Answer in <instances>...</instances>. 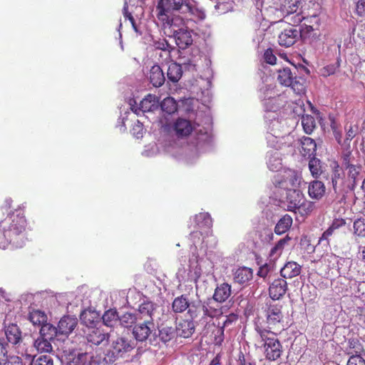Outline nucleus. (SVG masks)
<instances>
[{
  "label": "nucleus",
  "mask_w": 365,
  "mask_h": 365,
  "mask_svg": "<svg viewBox=\"0 0 365 365\" xmlns=\"http://www.w3.org/2000/svg\"><path fill=\"white\" fill-rule=\"evenodd\" d=\"M12 243L11 238L8 235V232L3 225H1V221L0 222V248L5 249L6 246Z\"/></svg>",
  "instance_id": "5fc2aeb1"
},
{
  "label": "nucleus",
  "mask_w": 365,
  "mask_h": 365,
  "mask_svg": "<svg viewBox=\"0 0 365 365\" xmlns=\"http://www.w3.org/2000/svg\"><path fill=\"white\" fill-rule=\"evenodd\" d=\"M192 305V303H190L187 296L185 294H182L180 297H177L174 299L172 303V309L175 313H182L186 309H189Z\"/></svg>",
  "instance_id": "2f4dec72"
},
{
  "label": "nucleus",
  "mask_w": 365,
  "mask_h": 365,
  "mask_svg": "<svg viewBox=\"0 0 365 365\" xmlns=\"http://www.w3.org/2000/svg\"><path fill=\"white\" fill-rule=\"evenodd\" d=\"M304 19V16L301 12L287 14H284L283 21L287 23L289 25H292L294 27L299 24Z\"/></svg>",
  "instance_id": "c03bdc74"
},
{
  "label": "nucleus",
  "mask_w": 365,
  "mask_h": 365,
  "mask_svg": "<svg viewBox=\"0 0 365 365\" xmlns=\"http://www.w3.org/2000/svg\"><path fill=\"white\" fill-rule=\"evenodd\" d=\"M153 327V322L150 324L144 321L139 322L135 325L133 333L136 340L144 341L151 334Z\"/></svg>",
  "instance_id": "aec40b11"
},
{
  "label": "nucleus",
  "mask_w": 365,
  "mask_h": 365,
  "mask_svg": "<svg viewBox=\"0 0 365 365\" xmlns=\"http://www.w3.org/2000/svg\"><path fill=\"white\" fill-rule=\"evenodd\" d=\"M184 24L185 22L179 26L167 27L174 36L176 44L181 49H185L192 43V35L189 31L183 29Z\"/></svg>",
  "instance_id": "9b49d317"
},
{
  "label": "nucleus",
  "mask_w": 365,
  "mask_h": 365,
  "mask_svg": "<svg viewBox=\"0 0 365 365\" xmlns=\"http://www.w3.org/2000/svg\"><path fill=\"white\" fill-rule=\"evenodd\" d=\"M123 14H124L125 19H128L130 21V24H132V26H133V29L137 32L138 31V29H137V26H136V24H135V19L132 16V14L128 11L127 6H125L123 7Z\"/></svg>",
  "instance_id": "69168bd1"
},
{
  "label": "nucleus",
  "mask_w": 365,
  "mask_h": 365,
  "mask_svg": "<svg viewBox=\"0 0 365 365\" xmlns=\"http://www.w3.org/2000/svg\"><path fill=\"white\" fill-rule=\"evenodd\" d=\"M356 14L361 17L365 16V0H359L356 5Z\"/></svg>",
  "instance_id": "338daca9"
},
{
  "label": "nucleus",
  "mask_w": 365,
  "mask_h": 365,
  "mask_svg": "<svg viewBox=\"0 0 365 365\" xmlns=\"http://www.w3.org/2000/svg\"><path fill=\"white\" fill-rule=\"evenodd\" d=\"M161 109L168 114H173L178 110V103L171 97L165 98L160 104Z\"/></svg>",
  "instance_id": "a19ab883"
},
{
  "label": "nucleus",
  "mask_w": 365,
  "mask_h": 365,
  "mask_svg": "<svg viewBox=\"0 0 365 365\" xmlns=\"http://www.w3.org/2000/svg\"><path fill=\"white\" fill-rule=\"evenodd\" d=\"M193 10L190 0H159L156 7L157 17L165 29L183 24L184 18L175 13L187 16L193 14Z\"/></svg>",
  "instance_id": "f257e3e1"
},
{
  "label": "nucleus",
  "mask_w": 365,
  "mask_h": 365,
  "mask_svg": "<svg viewBox=\"0 0 365 365\" xmlns=\"http://www.w3.org/2000/svg\"><path fill=\"white\" fill-rule=\"evenodd\" d=\"M182 75V70L180 64L173 62L169 65L167 71V77L169 81L176 83L180 79Z\"/></svg>",
  "instance_id": "f704fd0d"
},
{
  "label": "nucleus",
  "mask_w": 365,
  "mask_h": 365,
  "mask_svg": "<svg viewBox=\"0 0 365 365\" xmlns=\"http://www.w3.org/2000/svg\"><path fill=\"white\" fill-rule=\"evenodd\" d=\"M12 200L11 198L6 199L3 204L1 205V209L2 211H5L9 213H11V204H12Z\"/></svg>",
  "instance_id": "774afa93"
},
{
  "label": "nucleus",
  "mask_w": 365,
  "mask_h": 365,
  "mask_svg": "<svg viewBox=\"0 0 365 365\" xmlns=\"http://www.w3.org/2000/svg\"><path fill=\"white\" fill-rule=\"evenodd\" d=\"M330 167V172L324 178L329 180V183L331 185L335 193L340 194L346 192V183L344 171L336 161H333L331 163Z\"/></svg>",
  "instance_id": "6e6552de"
},
{
  "label": "nucleus",
  "mask_w": 365,
  "mask_h": 365,
  "mask_svg": "<svg viewBox=\"0 0 365 365\" xmlns=\"http://www.w3.org/2000/svg\"><path fill=\"white\" fill-rule=\"evenodd\" d=\"M177 334L183 338H189L195 331V325L192 320H181L175 329Z\"/></svg>",
  "instance_id": "393cba45"
},
{
  "label": "nucleus",
  "mask_w": 365,
  "mask_h": 365,
  "mask_svg": "<svg viewBox=\"0 0 365 365\" xmlns=\"http://www.w3.org/2000/svg\"><path fill=\"white\" fill-rule=\"evenodd\" d=\"M301 153L304 157L311 158L315 156L317 150V143L309 137H303L301 140Z\"/></svg>",
  "instance_id": "a878e982"
},
{
  "label": "nucleus",
  "mask_w": 365,
  "mask_h": 365,
  "mask_svg": "<svg viewBox=\"0 0 365 365\" xmlns=\"http://www.w3.org/2000/svg\"><path fill=\"white\" fill-rule=\"evenodd\" d=\"M299 36V31L296 28L286 29L279 35V44L284 47H289L297 41Z\"/></svg>",
  "instance_id": "6ab92c4d"
},
{
  "label": "nucleus",
  "mask_w": 365,
  "mask_h": 365,
  "mask_svg": "<svg viewBox=\"0 0 365 365\" xmlns=\"http://www.w3.org/2000/svg\"><path fill=\"white\" fill-rule=\"evenodd\" d=\"M58 334V328L50 323H46L40 329V336L53 341Z\"/></svg>",
  "instance_id": "4c0bfd02"
},
{
  "label": "nucleus",
  "mask_w": 365,
  "mask_h": 365,
  "mask_svg": "<svg viewBox=\"0 0 365 365\" xmlns=\"http://www.w3.org/2000/svg\"><path fill=\"white\" fill-rule=\"evenodd\" d=\"M252 269L248 267H240L234 274V280L239 284H244L252 279Z\"/></svg>",
  "instance_id": "72a5a7b5"
},
{
  "label": "nucleus",
  "mask_w": 365,
  "mask_h": 365,
  "mask_svg": "<svg viewBox=\"0 0 365 365\" xmlns=\"http://www.w3.org/2000/svg\"><path fill=\"white\" fill-rule=\"evenodd\" d=\"M255 330L259 336L261 340L264 341V354L267 361L266 365H276L280 359L283 349L282 345L276 337L277 332L267 330L263 328L257 322L255 323Z\"/></svg>",
  "instance_id": "f03ea898"
},
{
  "label": "nucleus",
  "mask_w": 365,
  "mask_h": 365,
  "mask_svg": "<svg viewBox=\"0 0 365 365\" xmlns=\"http://www.w3.org/2000/svg\"><path fill=\"white\" fill-rule=\"evenodd\" d=\"M103 324L108 327H113L119 322V316L116 309L107 310L102 317Z\"/></svg>",
  "instance_id": "e433bc0d"
},
{
  "label": "nucleus",
  "mask_w": 365,
  "mask_h": 365,
  "mask_svg": "<svg viewBox=\"0 0 365 365\" xmlns=\"http://www.w3.org/2000/svg\"><path fill=\"white\" fill-rule=\"evenodd\" d=\"M298 182V177L293 170H285L274 176L273 183L276 187L284 189L286 192L293 189Z\"/></svg>",
  "instance_id": "9d476101"
},
{
  "label": "nucleus",
  "mask_w": 365,
  "mask_h": 365,
  "mask_svg": "<svg viewBox=\"0 0 365 365\" xmlns=\"http://www.w3.org/2000/svg\"><path fill=\"white\" fill-rule=\"evenodd\" d=\"M341 165L343 168L347 169L350 167L355 165V158L349 150H345L342 152L341 155Z\"/></svg>",
  "instance_id": "a18cd8bd"
},
{
  "label": "nucleus",
  "mask_w": 365,
  "mask_h": 365,
  "mask_svg": "<svg viewBox=\"0 0 365 365\" xmlns=\"http://www.w3.org/2000/svg\"><path fill=\"white\" fill-rule=\"evenodd\" d=\"M87 314H84L81 316V320L86 324V327L83 329L84 337L87 342L92 345L98 346L103 341H108L109 335L100 328L92 326L93 320H90L89 323L86 322Z\"/></svg>",
  "instance_id": "1a4fd4ad"
},
{
  "label": "nucleus",
  "mask_w": 365,
  "mask_h": 365,
  "mask_svg": "<svg viewBox=\"0 0 365 365\" xmlns=\"http://www.w3.org/2000/svg\"><path fill=\"white\" fill-rule=\"evenodd\" d=\"M293 222L292 217L288 215H284L277 222L274 227V232L277 235H281L287 232L292 227Z\"/></svg>",
  "instance_id": "7c9ffc66"
},
{
  "label": "nucleus",
  "mask_w": 365,
  "mask_h": 365,
  "mask_svg": "<svg viewBox=\"0 0 365 365\" xmlns=\"http://www.w3.org/2000/svg\"><path fill=\"white\" fill-rule=\"evenodd\" d=\"M279 101V96L269 98L264 103L266 109L269 111L276 112L280 108L281 102Z\"/></svg>",
  "instance_id": "864d4df0"
},
{
  "label": "nucleus",
  "mask_w": 365,
  "mask_h": 365,
  "mask_svg": "<svg viewBox=\"0 0 365 365\" xmlns=\"http://www.w3.org/2000/svg\"><path fill=\"white\" fill-rule=\"evenodd\" d=\"M346 365H365V359L360 355H352Z\"/></svg>",
  "instance_id": "e2e57ef3"
},
{
  "label": "nucleus",
  "mask_w": 365,
  "mask_h": 365,
  "mask_svg": "<svg viewBox=\"0 0 365 365\" xmlns=\"http://www.w3.org/2000/svg\"><path fill=\"white\" fill-rule=\"evenodd\" d=\"M51 342V340L39 336L34 341V346L38 352L50 353L53 350V347Z\"/></svg>",
  "instance_id": "58836bf2"
},
{
  "label": "nucleus",
  "mask_w": 365,
  "mask_h": 365,
  "mask_svg": "<svg viewBox=\"0 0 365 365\" xmlns=\"http://www.w3.org/2000/svg\"><path fill=\"white\" fill-rule=\"evenodd\" d=\"M238 319V315L231 313L226 316V319L224 321L222 326L218 327L216 329L217 333L214 336V343L215 345L220 346L224 341V329L235 324Z\"/></svg>",
  "instance_id": "4be33fe9"
},
{
  "label": "nucleus",
  "mask_w": 365,
  "mask_h": 365,
  "mask_svg": "<svg viewBox=\"0 0 365 365\" xmlns=\"http://www.w3.org/2000/svg\"><path fill=\"white\" fill-rule=\"evenodd\" d=\"M301 2L299 0H285V4L282 9V11L285 14L298 13L297 10Z\"/></svg>",
  "instance_id": "8fccbe9b"
},
{
  "label": "nucleus",
  "mask_w": 365,
  "mask_h": 365,
  "mask_svg": "<svg viewBox=\"0 0 365 365\" xmlns=\"http://www.w3.org/2000/svg\"><path fill=\"white\" fill-rule=\"evenodd\" d=\"M135 346L133 340L125 337H118L113 341L111 348L108 351L105 360L108 363H113L119 358L129 356Z\"/></svg>",
  "instance_id": "39448f33"
},
{
  "label": "nucleus",
  "mask_w": 365,
  "mask_h": 365,
  "mask_svg": "<svg viewBox=\"0 0 365 365\" xmlns=\"http://www.w3.org/2000/svg\"><path fill=\"white\" fill-rule=\"evenodd\" d=\"M354 234L359 237H365V219L359 218L354 222Z\"/></svg>",
  "instance_id": "6e6d98bb"
},
{
  "label": "nucleus",
  "mask_w": 365,
  "mask_h": 365,
  "mask_svg": "<svg viewBox=\"0 0 365 365\" xmlns=\"http://www.w3.org/2000/svg\"><path fill=\"white\" fill-rule=\"evenodd\" d=\"M319 29L314 28V26H311V24L304 23L301 29L299 30V36L303 39L309 38L312 36H316V34L314 32L315 31H318Z\"/></svg>",
  "instance_id": "09e8293b"
},
{
  "label": "nucleus",
  "mask_w": 365,
  "mask_h": 365,
  "mask_svg": "<svg viewBox=\"0 0 365 365\" xmlns=\"http://www.w3.org/2000/svg\"><path fill=\"white\" fill-rule=\"evenodd\" d=\"M301 272V266L295 262H289L281 269L280 274L284 279H291Z\"/></svg>",
  "instance_id": "c85d7f7f"
},
{
  "label": "nucleus",
  "mask_w": 365,
  "mask_h": 365,
  "mask_svg": "<svg viewBox=\"0 0 365 365\" xmlns=\"http://www.w3.org/2000/svg\"><path fill=\"white\" fill-rule=\"evenodd\" d=\"M5 335L8 342L17 346L19 349L22 342V331L19 327L16 324H10L5 327Z\"/></svg>",
  "instance_id": "f3484780"
},
{
  "label": "nucleus",
  "mask_w": 365,
  "mask_h": 365,
  "mask_svg": "<svg viewBox=\"0 0 365 365\" xmlns=\"http://www.w3.org/2000/svg\"><path fill=\"white\" fill-rule=\"evenodd\" d=\"M264 61L270 65H274L277 61V57L274 54V51L271 48H269L264 51L263 55Z\"/></svg>",
  "instance_id": "13d9d810"
},
{
  "label": "nucleus",
  "mask_w": 365,
  "mask_h": 365,
  "mask_svg": "<svg viewBox=\"0 0 365 365\" xmlns=\"http://www.w3.org/2000/svg\"><path fill=\"white\" fill-rule=\"evenodd\" d=\"M1 225L8 232L12 243L18 245L21 240L26 227V220L23 210L17 209L1 220Z\"/></svg>",
  "instance_id": "7ed1b4c3"
},
{
  "label": "nucleus",
  "mask_w": 365,
  "mask_h": 365,
  "mask_svg": "<svg viewBox=\"0 0 365 365\" xmlns=\"http://www.w3.org/2000/svg\"><path fill=\"white\" fill-rule=\"evenodd\" d=\"M315 209L314 202L307 200L305 197L303 199V202H301L297 206L295 214L298 213L302 217H306L312 214Z\"/></svg>",
  "instance_id": "c9c22d12"
},
{
  "label": "nucleus",
  "mask_w": 365,
  "mask_h": 365,
  "mask_svg": "<svg viewBox=\"0 0 365 365\" xmlns=\"http://www.w3.org/2000/svg\"><path fill=\"white\" fill-rule=\"evenodd\" d=\"M309 168L313 177L317 178L322 174L320 160L314 156L309 158Z\"/></svg>",
  "instance_id": "de8ad7c7"
},
{
  "label": "nucleus",
  "mask_w": 365,
  "mask_h": 365,
  "mask_svg": "<svg viewBox=\"0 0 365 365\" xmlns=\"http://www.w3.org/2000/svg\"><path fill=\"white\" fill-rule=\"evenodd\" d=\"M303 20L304 21V23H307L308 24H311V26H314V28L319 29L320 19L318 15L314 14L307 17L304 16Z\"/></svg>",
  "instance_id": "052dcab7"
},
{
  "label": "nucleus",
  "mask_w": 365,
  "mask_h": 365,
  "mask_svg": "<svg viewBox=\"0 0 365 365\" xmlns=\"http://www.w3.org/2000/svg\"><path fill=\"white\" fill-rule=\"evenodd\" d=\"M282 306L279 303L269 302L266 303L265 316L267 330L277 332L284 329Z\"/></svg>",
  "instance_id": "0eeeda50"
},
{
  "label": "nucleus",
  "mask_w": 365,
  "mask_h": 365,
  "mask_svg": "<svg viewBox=\"0 0 365 365\" xmlns=\"http://www.w3.org/2000/svg\"><path fill=\"white\" fill-rule=\"evenodd\" d=\"M304 195L302 192L297 189H291L286 192V196L282 202L286 205L287 210L296 212L297 206L303 202Z\"/></svg>",
  "instance_id": "f8f14e48"
},
{
  "label": "nucleus",
  "mask_w": 365,
  "mask_h": 365,
  "mask_svg": "<svg viewBox=\"0 0 365 365\" xmlns=\"http://www.w3.org/2000/svg\"><path fill=\"white\" fill-rule=\"evenodd\" d=\"M302 125L307 134H311L316 128L314 118L311 115H303L302 117Z\"/></svg>",
  "instance_id": "79ce46f5"
},
{
  "label": "nucleus",
  "mask_w": 365,
  "mask_h": 365,
  "mask_svg": "<svg viewBox=\"0 0 365 365\" xmlns=\"http://www.w3.org/2000/svg\"><path fill=\"white\" fill-rule=\"evenodd\" d=\"M188 314L192 318H197L201 317V319H206L210 317L213 319L219 317L222 315L221 308L215 307L213 302L208 299L207 301L202 302L201 301L192 302V305L188 310Z\"/></svg>",
  "instance_id": "423d86ee"
},
{
  "label": "nucleus",
  "mask_w": 365,
  "mask_h": 365,
  "mask_svg": "<svg viewBox=\"0 0 365 365\" xmlns=\"http://www.w3.org/2000/svg\"><path fill=\"white\" fill-rule=\"evenodd\" d=\"M346 171L345 177L346 189L350 191H354L358 182L362 178V166L360 164H356L344 170Z\"/></svg>",
  "instance_id": "ddd939ff"
},
{
  "label": "nucleus",
  "mask_w": 365,
  "mask_h": 365,
  "mask_svg": "<svg viewBox=\"0 0 365 365\" xmlns=\"http://www.w3.org/2000/svg\"><path fill=\"white\" fill-rule=\"evenodd\" d=\"M193 221L195 223L193 227L195 229L203 230L206 232V235L209 234L212 226V220L209 213L200 212L195 215Z\"/></svg>",
  "instance_id": "412c9836"
},
{
  "label": "nucleus",
  "mask_w": 365,
  "mask_h": 365,
  "mask_svg": "<svg viewBox=\"0 0 365 365\" xmlns=\"http://www.w3.org/2000/svg\"><path fill=\"white\" fill-rule=\"evenodd\" d=\"M138 321V317L132 313L126 312L119 317V323L121 326L128 328L131 327Z\"/></svg>",
  "instance_id": "49530a36"
},
{
  "label": "nucleus",
  "mask_w": 365,
  "mask_h": 365,
  "mask_svg": "<svg viewBox=\"0 0 365 365\" xmlns=\"http://www.w3.org/2000/svg\"><path fill=\"white\" fill-rule=\"evenodd\" d=\"M287 290V282L283 278L274 279L269 285V295L274 301L281 299Z\"/></svg>",
  "instance_id": "2eb2a0df"
},
{
  "label": "nucleus",
  "mask_w": 365,
  "mask_h": 365,
  "mask_svg": "<svg viewBox=\"0 0 365 365\" xmlns=\"http://www.w3.org/2000/svg\"><path fill=\"white\" fill-rule=\"evenodd\" d=\"M231 293V286L228 283H222L216 287L212 298L215 302L222 303L228 299Z\"/></svg>",
  "instance_id": "bb28decb"
},
{
  "label": "nucleus",
  "mask_w": 365,
  "mask_h": 365,
  "mask_svg": "<svg viewBox=\"0 0 365 365\" xmlns=\"http://www.w3.org/2000/svg\"><path fill=\"white\" fill-rule=\"evenodd\" d=\"M156 96L155 95H147L140 102L139 106L131 105V110L137 115H140V113H145L153 110L156 107Z\"/></svg>",
  "instance_id": "4468645a"
},
{
  "label": "nucleus",
  "mask_w": 365,
  "mask_h": 365,
  "mask_svg": "<svg viewBox=\"0 0 365 365\" xmlns=\"http://www.w3.org/2000/svg\"><path fill=\"white\" fill-rule=\"evenodd\" d=\"M324 184L319 180L311 182L308 187V193L311 198L315 200L321 199L325 194Z\"/></svg>",
  "instance_id": "cd10ccee"
},
{
  "label": "nucleus",
  "mask_w": 365,
  "mask_h": 365,
  "mask_svg": "<svg viewBox=\"0 0 365 365\" xmlns=\"http://www.w3.org/2000/svg\"><path fill=\"white\" fill-rule=\"evenodd\" d=\"M346 140H351L358 133L359 127L356 124H350L346 126Z\"/></svg>",
  "instance_id": "4d7b16f0"
},
{
  "label": "nucleus",
  "mask_w": 365,
  "mask_h": 365,
  "mask_svg": "<svg viewBox=\"0 0 365 365\" xmlns=\"http://www.w3.org/2000/svg\"><path fill=\"white\" fill-rule=\"evenodd\" d=\"M93 356L88 353H79L77 357L73 359L74 365H92Z\"/></svg>",
  "instance_id": "603ef678"
},
{
  "label": "nucleus",
  "mask_w": 365,
  "mask_h": 365,
  "mask_svg": "<svg viewBox=\"0 0 365 365\" xmlns=\"http://www.w3.org/2000/svg\"><path fill=\"white\" fill-rule=\"evenodd\" d=\"M78 319L69 315H65L58 323V331L59 335H69L76 327Z\"/></svg>",
  "instance_id": "dca6fc26"
},
{
  "label": "nucleus",
  "mask_w": 365,
  "mask_h": 365,
  "mask_svg": "<svg viewBox=\"0 0 365 365\" xmlns=\"http://www.w3.org/2000/svg\"><path fill=\"white\" fill-rule=\"evenodd\" d=\"M18 353L21 354L22 356H24L26 359L31 360L30 365H53L52 358L48 355L40 356L36 359H34V356L27 352L26 350L25 353L18 350Z\"/></svg>",
  "instance_id": "473e14b6"
},
{
  "label": "nucleus",
  "mask_w": 365,
  "mask_h": 365,
  "mask_svg": "<svg viewBox=\"0 0 365 365\" xmlns=\"http://www.w3.org/2000/svg\"><path fill=\"white\" fill-rule=\"evenodd\" d=\"M297 68L291 69L289 67H284L277 71V80L279 83L286 87H291L292 90L298 95L304 93L305 80L302 77H297Z\"/></svg>",
  "instance_id": "20e7f679"
},
{
  "label": "nucleus",
  "mask_w": 365,
  "mask_h": 365,
  "mask_svg": "<svg viewBox=\"0 0 365 365\" xmlns=\"http://www.w3.org/2000/svg\"><path fill=\"white\" fill-rule=\"evenodd\" d=\"M9 356L7 345L0 343V365H5Z\"/></svg>",
  "instance_id": "680f3d73"
},
{
  "label": "nucleus",
  "mask_w": 365,
  "mask_h": 365,
  "mask_svg": "<svg viewBox=\"0 0 365 365\" xmlns=\"http://www.w3.org/2000/svg\"><path fill=\"white\" fill-rule=\"evenodd\" d=\"M143 130L144 128L143 123L138 120L133 126L131 133L135 137L140 138L143 137Z\"/></svg>",
  "instance_id": "bf43d9fd"
},
{
  "label": "nucleus",
  "mask_w": 365,
  "mask_h": 365,
  "mask_svg": "<svg viewBox=\"0 0 365 365\" xmlns=\"http://www.w3.org/2000/svg\"><path fill=\"white\" fill-rule=\"evenodd\" d=\"M153 46L158 50L163 51L167 57L170 56L171 51L173 49L172 46L165 39H160L153 42Z\"/></svg>",
  "instance_id": "3c124183"
},
{
  "label": "nucleus",
  "mask_w": 365,
  "mask_h": 365,
  "mask_svg": "<svg viewBox=\"0 0 365 365\" xmlns=\"http://www.w3.org/2000/svg\"><path fill=\"white\" fill-rule=\"evenodd\" d=\"M155 311V304L151 302H144L138 308V319L147 323L153 322V315Z\"/></svg>",
  "instance_id": "5701e85b"
},
{
  "label": "nucleus",
  "mask_w": 365,
  "mask_h": 365,
  "mask_svg": "<svg viewBox=\"0 0 365 365\" xmlns=\"http://www.w3.org/2000/svg\"><path fill=\"white\" fill-rule=\"evenodd\" d=\"M148 78L150 83L156 88L162 86L165 81V77L163 69L157 64L153 65L150 68Z\"/></svg>",
  "instance_id": "b1692460"
},
{
  "label": "nucleus",
  "mask_w": 365,
  "mask_h": 365,
  "mask_svg": "<svg viewBox=\"0 0 365 365\" xmlns=\"http://www.w3.org/2000/svg\"><path fill=\"white\" fill-rule=\"evenodd\" d=\"M175 331L172 327L162 324L159 329V337L164 342L170 341L174 338Z\"/></svg>",
  "instance_id": "37998d69"
},
{
  "label": "nucleus",
  "mask_w": 365,
  "mask_h": 365,
  "mask_svg": "<svg viewBox=\"0 0 365 365\" xmlns=\"http://www.w3.org/2000/svg\"><path fill=\"white\" fill-rule=\"evenodd\" d=\"M173 130L178 138H185L192 133L193 127L190 120L178 118L174 123Z\"/></svg>",
  "instance_id": "a211bd4d"
},
{
  "label": "nucleus",
  "mask_w": 365,
  "mask_h": 365,
  "mask_svg": "<svg viewBox=\"0 0 365 365\" xmlns=\"http://www.w3.org/2000/svg\"><path fill=\"white\" fill-rule=\"evenodd\" d=\"M206 235V232H205L203 230H195L190 233V237L192 238L194 243H197L200 241L201 237H204V235Z\"/></svg>",
  "instance_id": "0e129e2a"
},
{
  "label": "nucleus",
  "mask_w": 365,
  "mask_h": 365,
  "mask_svg": "<svg viewBox=\"0 0 365 365\" xmlns=\"http://www.w3.org/2000/svg\"><path fill=\"white\" fill-rule=\"evenodd\" d=\"M27 319L34 326L42 327L47 322L46 314L40 309H32L29 312Z\"/></svg>",
  "instance_id": "c756f323"
},
{
  "label": "nucleus",
  "mask_w": 365,
  "mask_h": 365,
  "mask_svg": "<svg viewBox=\"0 0 365 365\" xmlns=\"http://www.w3.org/2000/svg\"><path fill=\"white\" fill-rule=\"evenodd\" d=\"M291 240V237L287 235L285 237L280 239L277 244L271 249L269 256L277 258L280 256L287 245Z\"/></svg>",
  "instance_id": "ea45409f"
}]
</instances>
